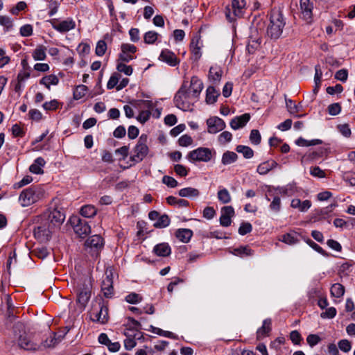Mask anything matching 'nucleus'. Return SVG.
<instances>
[{"mask_svg": "<svg viewBox=\"0 0 355 355\" xmlns=\"http://www.w3.org/2000/svg\"><path fill=\"white\" fill-rule=\"evenodd\" d=\"M64 219L65 215L64 213L57 209H55L49 213L48 218L45 220L48 221L55 230H56L62 224Z\"/></svg>", "mask_w": 355, "mask_h": 355, "instance_id": "12", "label": "nucleus"}, {"mask_svg": "<svg viewBox=\"0 0 355 355\" xmlns=\"http://www.w3.org/2000/svg\"><path fill=\"white\" fill-rule=\"evenodd\" d=\"M200 43V38L198 37H195L191 40L190 44V49L195 60H199L202 55Z\"/></svg>", "mask_w": 355, "mask_h": 355, "instance_id": "22", "label": "nucleus"}, {"mask_svg": "<svg viewBox=\"0 0 355 355\" xmlns=\"http://www.w3.org/2000/svg\"><path fill=\"white\" fill-rule=\"evenodd\" d=\"M170 218L166 214L161 215L158 217L157 221L154 223L156 228H164L169 225Z\"/></svg>", "mask_w": 355, "mask_h": 355, "instance_id": "39", "label": "nucleus"}, {"mask_svg": "<svg viewBox=\"0 0 355 355\" xmlns=\"http://www.w3.org/2000/svg\"><path fill=\"white\" fill-rule=\"evenodd\" d=\"M52 27L60 33L68 32L72 29H73L76 26L75 21L71 19H68L66 20H63L62 21H58L56 19H54L52 22Z\"/></svg>", "mask_w": 355, "mask_h": 355, "instance_id": "13", "label": "nucleus"}, {"mask_svg": "<svg viewBox=\"0 0 355 355\" xmlns=\"http://www.w3.org/2000/svg\"><path fill=\"white\" fill-rule=\"evenodd\" d=\"M338 347L344 352H348L352 349L351 343L347 339L340 340L338 342Z\"/></svg>", "mask_w": 355, "mask_h": 355, "instance_id": "61", "label": "nucleus"}, {"mask_svg": "<svg viewBox=\"0 0 355 355\" xmlns=\"http://www.w3.org/2000/svg\"><path fill=\"white\" fill-rule=\"evenodd\" d=\"M196 101L197 99L189 93L188 83L184 82L175 95V106L183 111H189L192 110V106Z\"/></svg>", "mask_w": 355, "mask_h": 355, "instance_id": "2", "label": "nucleus"}, {"mask_svg": "<svg viewBox=\"0 0 355 355\" xmlns=\"http://www.w3.org/2000/svg\"><path fill=\"white\" fill-rule=\"evenodd\" d=\"M153 252L159 257H168L171 252V248L167 243H162L153 248Z\"/></svg>", "mask_w": 355, "mask_h": 355, "instance_id": "23", "label": "nucleus"}, {"mask_svg": "<svg viewBox=\"0 0 355 355\" xmlns=\"http://www.w3.org/2000/svg\"><path fill=\"white\" fill-rule=\"evenodd\" d=\"M330 292L332 296L339 298L344 295L345 287L339 283H336L331 286Z\"/></svg>", "mask_w": 355, "mask_h": 355, "instance_id": "37", "label": "nucleus"}, {"mask_svg": "<svg viewBox=\"0 0 355 355\" xmlns=\"http://www.w3.org/2000/svg\"><path fill=\"white\" fill-rule=\"evenodd\" d=\"M92 284L87 277H81L77 282V300L83 306H85L91 296Z\"/></svg>", "mask_w": 355, "mask_h": 355, "instance_id": "3", "label": "nucleus"}, {"mask_svg": "<svg viewBox=\"0 0 355 355\" xmlns=\"http://www.w3.org/2000/svg\"><path fill=\"white\" fill-rule=\"evenodd\" d=\"M112 279L109 276L103 279L101 285V290L105 297H111L113 294Z\"/></svg>", "mask_w": 355, "mask_h": 355, "instance_id": "24", "label": "nucleus"}, {"mask_svg": "<svg viewBox=\"0 0 355 355\" xmlns=\"http://www.w3.org/2000/svg\"><path fill=\"white\" fill-rule=\"evenodd\" d=\"M232 139V135L231 132L228 131H224L222 133H220L218 137V141L222 144H225L227 142H230Z\"/></svg>", "mask_w": 355, "mask_h": 355, "instance_id": "56", "label": "nucleus"}, {"mask_svg": "<svg viewBox=\"0 0 355 355\" xmlns=\"http://www.w3.org/2000/svg\"><path fill=\"white\" fill-rule=\"evenodd\" d=\"M121 78V75L118 73H113L111 77L110 78L107 83V88L108 89H112L114 87H116V86L119 85V81Z\"/></svg>", "mask_w": 355, "mask_h": 355, "instance_id": "43", "label": "nucleus"}, {"mask_svg": "<svg viewBox=\"0 0 355 355\" xmlns=\"http://www.w3.org/2000/svg\"><path fill=\"white\" fill-rule=\"evenodd\" d=\"M236 150L239 153H242L245 159H250L254 156L253 150L247 146L239 145L236 146Z\"/></svg>", "mask_w": 355, "mask_h": 355, "instance_id": "38", "label": "nucleus"}, {"mask_svg": "<svg viewBox=\"0 0 355 355\" xmlns=\"http://www.w3.org/2000/svg\"><path fill=\"white\" fill-rule=\"evenodd\" d=\"M39 199V194L34 187H29L24 190L19 196V201L23 207L29 206Z\"/></svg>", "mask_w": 355, "mask_h": 355, "instance_id": "9", "label": "nucleus"}, {"mask_svg": "<svg viewBox=\"0 0 355 355\" xmlns=\"http://www.w3.org/2000/svg\"><path fill=\"white\" fill-rule=\"evenodd\" d=\"M310 173L311 175L318 178H322L325 177L324 171L322 170L319 166L311 167Z\"/></svg>", "mask_w": 355, "mask_h": 355, "instance_id": "62", "label": "nucleus"}, {"mask_svg": "<svg viewBox=\"0 0 355 355\" xmlns=\"http://www.w3.org/2000/svg\"><path fill=\"white\" fill-rule=\"evenodd\" d=\"M246 6L245 0H232L231 8L227 6L225 10V16L230 22L235 19V17H241L243 15Z\"/></svg>", "mask_w": 355, "mask_h": 355, "instance_id": "6", "label": "nucleus"}, {"mask_svg": "<svg viewBox=\"0 0 355 355\" xmlns=\"http://www.w3.org/2000/svg\"><path fill=\"white\" fill-rule=\"evenodd\" d=\"M175 236L180 241L188 243L193 236V232L189 229H178Z\"/></svg>", "mask_w": 355, "mask_h": 355, "instance_id": "30", "label": "nucleus"}, {"mask_svg": "<svg viewBox=\"0 0 355 355\" xmlns=\"http://www.w3.org/2000/svg\"><path fill=\"white\" fill-rule=\"evenodd\" d=\"M281 241L289 245L295 244L298 241L297 239L294 234L289 233L284 234Z\"/></svg>", "mask_w": 355, "mask_h": 355, "instance_id": "54", "label": "nucleus"}, {"mask_svg": "<svg viewBox=\"0 0 355 355\" xmlns=\"http://www.w3.org/2000/svg\"><path fill=\"white\" fill-rule=\"evenodd\" d=\"M125 300L128 303L135 304L142 300V297L136 293H131L125 297Z\"/></svg>", "mask_w": 355, "mask_h": 355, "instance_id": "51", "label": "nucleus"}, {"mask_svg": "<svg viewBox=\"0 0 355 355\" xmlns=\"http://www.w3.org/2000/svg\"><path fill=\"white\" fill-rule=\"evenodd\" d=\"M124 334L127 336L124 340V347L127 350H131L137 345L135 338H131L126 332Z\"/></svg>", "mask_w": 355, "mask_h": 355, "instance_id": "57", "label": "nucleus"}, {"mask_svg": "<svg viewBox=\"0 0 355 355\" xmlns=\"http://www.w3.org/2000/svg\"><path fill=\"white\" fill-rule=\"evenodd\" d=\"M159 34L153 31H148L145 33L144 40L146 44H153L157 40Z\"/></svg>", "mask_w": 355, "mask_h": 355, "instance_id": "41", "label": "nucleus"}, {"mask_svg": "<svg viewBox=\"0 0 355 355\" xmlns=\"http://www.w3.org/2000/svg\"><path fill=\"white\" fill-rule=\"evenodd\" d=\"M286 105L288 111L291 114H295L300 111V105H296L295 102L291 99H286Z\"/></svg>", "mask_w": 355, "mask_h": 355, "instance_id": "46", "label": "nucleus"}, {"mask_svg": "<svg viewBox=\"0 0 355 355\" xmlns=\"http://www.w3.org/2000/svg\"><path fill=\"white\" fill-rule=\"evenodd\" d=\"M252 250L247 246H241L234 250V254L236 256H250L252 255Z\"/></svg>", "mask_w": 355, "mask_h": 355, "instance_id": "42", "label": "nucleus"}, {"mask_svg": "<svg viewBox=\"0 0 355 355\" xmlns=\"http://www.w3.org/2000/svg\"><path fill=\"white\" fill-rule=\"evenodd\" d=\"M277 165H278V164L274 160L266 161V162H262L261 164H260L258 166L257 171L260 175H266L270 171L276 168L277 166Z\"/></svg>", "mask_w": 355, "mask_h": 355, "instance_id": "26", "label": "nucleus"}, {"mask_svg": "<svg viewBox=\"0 0 355 355\" xmlns=\"http://www.w3.org/2000/svg\"><path fill=\"white\" fill-rule=\"evenodd\" d=\"M121 51L133 55L137 50V48L131 44H123L121 46Z\"/></svg>", "mask_w": 355, "mask_h": 355, "instance_id": "64", "label": "nucleus"}, {"mask_svg": "<svg viewBox=\"0 0 355 355\" xmlns=\"http://www.w3.org/2000/svg\"><path fill=\"white\" fill-rule=\"evenodd\" d=\"M261 39L258 36H250L249 37L248 43L247 45V51L249 53L252 54L258 49L260 46Z\"/></svg>", "mask_w": 355, "mask_h": 355, "instance_id": "29", "label": "nucleus"}, {"mask_svg": "<svg viewBox=\"0 0 355 355\" xmlns=\"http://www.w3.org/2000/svg\"><path fill=\"white\" fill-rule=\"evenodd\" d=\"M189 89H192L191 95L198 100L202 89L203 83L197 76H193L191 79L190 84L188 85Z\"/></svg>", "mask_w": 355, "mask_h": 355, "instance_id": "18", "label": "nucleus"}, {"mask_svg": "<svg viewBox=\"0 0 355 355\" xmlns=\"http://www.w3.org/2000/svg\"><path fill=\"white\" fill-rule=\"evenodd\" d=\"M87 90V87L85 85H81L78 86L73 92V98L76 100L80 99L83 98Z\"/></svg>", "mask_w": 355, "mask_h": 355, "instance_id": "48", "label": "nucleus"}, {"mask_svg": "<svg viewBox=\"0 0 355 355\" xmlns=\"http://www.w3.org/2000/svg\"><path fill=\"white\" fill-rule=\"evenodd\" d=\"M271 320L270 318L265 319L263 322L262 327L257 331V337L258 340L266 336L271 331Z\"/></svg>", "mask_w": 355, "mask_h": 355, "instance_id": "28", "label": "nucleus"}, {"mask_svg": "<svg viewBox=\"0 0 355 355\" xmlns=\"http://www.w3.org/2000/svg\"><path fill=\"white\" fill-rule=\"evenodd\" d=\"M206 123L207 132L210 134H216L224 130L226 127L225 121L218 116L209 117L207 119Z\"/></svg>", "mask_w": 355, "mask_h": 355, "instance_id": "10", "label": "nucleus"}, {"mask_svg": "<svg viewBox=\"0 0 355 355\" xmlns=\"http://www.w3.org/2000/svg\"><path fill=\"white\" fill-rule=\"evenodd\" d=\"M116 69L119 72L124 73L127 76H130L133 71L131 66L126 65L123 62H118Z\"/></svg>", "mask_w": 355, "mask_h": 355, "instance_id": "52", "label": "nucleus"}, {"mask_svg": "<svg viewBox=\"0 0 355 355\" xmlns=\"http://www.w3.org/2000/svg\"><path fill=\"white\" fill-rule=\"evenodd\" d=\"M261 135L257 130H252L250 135V140L253 144H259L261 142Z\"/></svg>", "mask_w": 355, "mask_h": 355, "instance_id": "59", "label": "nucleus"}, {"mask_svg": "<svg viewBox=\"0 0 355 355\" xmlns=\"http://www.w3.org/2000/svg\"><path fill=\"white\" fill-rule=\"evenodd\" d=\"M103 238L98 234L92 236L85 243V248L90 249V251L96 255H97L99 250L103 248Z\"/></svg>", "mask_w": 355, "mask_h": 355, "instance_id": "11", "label": "nucleus"}, {"mask_svg": "<svg viewBox=\"0 0 355 355\" xmlns=\"http://www.w3.org/2000/svg\"><path fill=\"white\" fill-rule=\"evenodd\" d=\"M218 200L223 204L229 203L231 201V196L225 188L220 189L217 193Z\"/></svg>", "mask_w": 355, "mask_h": 355, "instance_id": "40", "label": "nucleus"}, {"mask_svg": "<svg viewBox=\"0 0 355 355\" xmlns=\"http://www.w3.org/2000/svg\"><path fill=\"white\" fill-rule=\"evenodd\" d=\"M58 105H59L58 101L57 100L54 99V100H51V101H49V102H45L42 105V107L44 108V110H45L46 111L55 110L56 109H58Z\"/></svg>", "mask_w": 355, "mask_h": 355, "instance_id": "60", "label": "nucleus"}, {"mask_svg": "<svg viewBox=\"0 0 355 355\" xmlns=\"http://www.w3.org/2000/svg\"><path fill=\"white\" fill-rule=\"evenodd\" d=\"M193 142L192 138L187 135H184L182 137H180L178 139L179 145L181 146L187 147L189 145H191Z\"/></svg>", "mask_w": 355, "mask_h": 355, "instance_id": "63", "label": "nucleus"}, {"mask_svg": "<svg viewBox=\"0 0 355 355\" xmlns=\"http://www.w3.org/2000/svg\"><path fill=\"white\" fill-rule=\"evenodd\" d=\"M108 308L103 302L99 304V311L95 314L92 320L101 324H105L108 322Z\"/></svg>", "mask_w": 355, "mask_h": 355, "instance_id": "17", "label": "nucleus"}, {"mask_svg": "<svg viewBox=\"0 0 355 355\" xmlns=\"http://www.w3.org/2000/svg\"><path fill=\"white\" fill-rule=\"evenodd\" d=\"M219 95L220 92L214 86H209L206 90V103L209 105L215 103Z\"/></svg>", "mask_w": 355, "mask_h": 355, "instance_id": "27", "label": "nucleus"}, {"mask_svg": "<svg viewBox=\"0 0 355 355\" xmlns=\"http://www.w3.org/2000/svg\"><path fill=\"white\" fill-rule=\"evenodd\" d=\"M322 143V141L318 139H315L312 140H306L302 137H299L296 141L295 144L296 145L299 146H315L319 145Z\"/></svg>", "mask_w": 355, "mask_h": 355, "instance_id": "34", "label": "nucleus"}, {"mask_svg": "<svg viewBox=\"0 0 355 355\" xmlns=\"http://www.w3.org/2000/svg\"><path fill=\"white\" fill-rule=\"evenodd\" d=\"M212 158V152L211 149L205 147H199L191 150L187 155V159L192 162H208Z\"/></svg>", "mask_w": 355, "mask_h": 355, "instance_id": "8", "label": "nucleus"}, {"mask_svg": "<svg viewBox=\"0 0 355 355\" xmlns=\"http://www.w3.org/2000/svg\"><path fill=\"white\" fill-rule=\"evenodd\" d=\"M162 182L170 188H175L178 183L175 179L168 175H164L162 178Z\"/></svg>", "mask_w": 355, "mask_h": 355, "instance_id": "58", "label": "nucleus"}, {"mask_svg": "<svg viewBox=\"0 0 355 355\" xmlns=\"http://www.w3.org/2000/svg\"><path fill=\"white\" fill-rule=\"evenodd\" d=\"M46 47L44 45H37L33 51L32 56L35 60H44L46 58Z\"/></svg>", "mask_w": 355, "mask_h": 355, "instance_id": "31", "label": "nucleus"}, {"mask_svg": "<svg viewBox=\"0 0 355 355\" xmlns=\"http://www.w3.org/2000/svg\"><path fill=\"white\" fill-rule=\"evenodd\" d=\"M250 119V114L248 113L235 116L233 118L230 123V127L234 130H238L243 128Z\"/></svg>", "mask_w": 355, "mask_h": 355, "instance_id": "19", "label": "nucleus"}, {"mask_svg": "<svg viewBox=\"0 0 355 355\" xmlns=\"http://www.w3.org/2000/svg\"><path fill=\"white\" fill-rule=\"evenodd\" d=\"M281 198L279 196H274L270 205V209L274 212H279L281 209Z\"/></svg>", "mask_w": 355, "mask_h": 355, "instance_id": "47", "label": "nucleus"}, {"mask_svg": "<svg viewBox=\"0 0 355 355\" xmlns=\"http://www.w3.org/2000/svg\"><path fill=\"white\" fill-rule=\"evenodd\" d=\"M55 230L45 219L34 227V236L40 242L49 241Z\"/></svg>", "mask_w": 355, "mask_h": 355, "instance_id": "4", "label": "nucleus"}, {"mask_svg": "<svg viewBox=\"0 0 355 355\" xmlns=\"http://www.w3.org/2000/svg\"><path fill=\"white\" fill-rule=\"evenodd\" d=\"M238 159V155L232 151H226L223 154L221 162L224 165H229L234 163Z\"/></svg>", "mask_w": 355, "mask_h": 355, "instance_id": "33", "label": "nucleus"}, {"mask_svg": "<svg viewBox=\"0 0 355 355\" xmlns=\"http://www.w3.org/2000/svg\"><path fill=\"white\" fill-rule=\"evenodd\" d=\"M58 83L59 79L57 76L54 74L46 76L43 77L40 81V84L45 85V87L49 89H50L51 85H57Z\"/></svg>", "mask_w": 355, "mask_h": 355, "instance_id": "32", "label": "nucleus"}, {"mask_svg": "<svg viewBox=\"0 0 355 355\" xmlns=\"http://www.w3.org/2000/svg\"><path fill=\"white\" fill-rule=\"evenodd\" d=\"M252 230V225L248 222H243L239 228V234L240 235H245Z\"/></svg>", "mask_w": 355, "mask_h": 355, "instance_id": "53", "label": "nucleus"}, {"mask_svg": "<svg viewBox=\"0 0 355 355\" xmlns=\"http://www.w3.org/2000/svg\"><path fill=\"white\" fill-rule=\"evenodd\" d=\"M234 216V209L232 206H225L221 209L220 224L223 227H228L231 225L232 217Z\"/></svg>", "mask_w": 355, "mask_h": 355, "instance_id": "15", "label": "nucleus"}, {"mask_svg": "<svg viewBox=\"0 0 355 355\" xmlns=\"http://www.w3.org/2000/svg\"><path fill=\"white\" fill-rule=\"evenodd\" d=\"M18 345L21 348L26 350H35L37 348V345L26 333L20 335L18 339Z\"/></svg>", "mask_w": 355, "mask_h": 355, "instance_id": "20", "label": "nucleus"}, {"mask_svg": "<svg viewBox=\"0 0 355 355\" xmlns=\"http://www.w3.org/2000/svg\"><path fill=\"white\" fill-rule=\"evenodd\" d=\"M96 207L91 205H87L82 207L80 214L85 218H92L96 214Z\"/></svg>", "mask_w": 355, "mask_h": 355, "instance_id": "35", "label": "nucleus"}, {"mask_svg": "<svg viewBox=\"0 0 355 355\" xmlns=\"http://www.w3.org/2000/svg\"><path fill=\"white\" fill-rule=\"evenodd\" d=\"M107 50V44L104 40H99L96 46L95 53L98 56H103Z\"/></svg>", "mask_w": 355, "mask_h": 355, "instance_id": "49", "label": "nucleus"}, {"mask_svg": "<svg viewBox=\"0 0 355 355\" xmlns=\"http://www.w3.org/2000/svg\"><path fill=\"white\" fill-rule=\"evenodd\" d=\"M74 232L80 237L85 238L91 232V227L87 221L77 216H73L69 219Z\"/></svg>", "mask_w": 355, "mask_h": 355, "instance_id": "7", "label": "nucleus"}, {"mask_svg": "<svg viewBox=\"0 0 355 355\" xmlns=\"http://www.w3.org/2000/svg\"><path fill=\"white\" fill-rule=\"evenodd\" d=\"M291 207L300 211L306 212L311 207V202L309 200L301 201L298 198H294L291 200Z\"/></svg>", "mask_w": 355, "mask_h": 355, "instance_id": "21", "label": "nucleus"}, {"mask_svg": "<svg viewBox=\"0 0 355 355\" xmlns=\"http://www.w3.org/2000/svg\"><path fill=\"white\" fill-rule=\"evenodd\" d=\"M300 6L302 18L307 22H310L313 16V3L310 0H300Z\"/></svg>", "mask_w": 355, "mask_h": 355, "instance_id": "14", "label": "nucleus"}, {"mask_svg": "<svg viewBox=\"0 0 355 355\" xmlns=\"http://www.w3.org/2000/svg\"><path fill=\"white\" fill-rule=\"evenodd\" d=\"M148 137L146 135L142 134L134 148V153L131 157L132 161L135 162H141L148 155L149 149L147 146Z\"/></svg>", "mask_w": 355, "mask_h": 355, "instance_id": "5", "label": "nucleus"}, {"mask_svg": "<svg viewBox=\"0 0 355 355\" xmlns=\"http://www.w3.org/2000/svg\"><path fill=\"white\" fill-rule=\"evenodd\" d=\"M159 59L172 67L178 65L180 62L175 54L166 49L162 51Z\"/></svg>", "mask_w": 355, "mask_h": 355, "instance_id": "16", "label": "nucleus"}, {"mask_svg": "<svg viewBox=\"0 0 355 355\" xmlns=\"http://www.w3.org/2000/svg\"><path fill=\"white\" fill-rule=\"evenodd\" d=\"M53 337H51L49 340L47 339L46 340V343L48 347H54L64 336V334L58 335L56 333H53Z\"/></svg>", "mask_w": 355, "mask_h": 355, "instance_id": "50", "label": "nucleus"}, {"mask_svg": "<svg viewBox=\"0 0 355 355\" xmlns=\"http://www.w3.org/2000/svg\"><path fill=\"white\" fill-rule=\"evenodd\" d=\"M321 340L322 338L317 334H309L306 338V342L311 347L318 345Z\"/></svg>", "mask_w": 355, "mask_h": 355, "instance_id": "55", "label": "nucleus"}, {"mask_svg": "<svg viewBox=\"0 0 355 355\" xmlns=\"http://www.w3.org/2000/svg\"><path fill=\"white\" fill-rule=\"evenodd\" d=\"M179 196L181 197H197L200 192L197 189L192 187H186L178 191Z\"/></svg>", "mask_w": 355, "mask_h": 355, "instance_id": "36", "label": "nucleus"}, {"mask_svg": "<svg viewBox=\"0 0 355 355\" xmlns=\"http://www.w3.org/2000/svg\"><path fill=\"white\" fill-rule=\"evenodd\" d=\"M128 321V322L126 324L127 329L139 331L141 329V323L133 318L129 317Z\"/></svg>", "mask_w": 355, "mask_h": 355, "instance_id": "44", "label": "nucleus"}, {"mask_svg": "<svg viewBox=\"0 0 355 355\" xmlns=\"http://www.w3.org/2000/svg\"><path fill=\"white\" fill-rule=\"evenodd\" d=\"M223 74V71L220 67L218 66L211 67L209 71V79L214 84H218L220 81Z\"/></svg>", "mask_w": 355, "mask_h": 355, "instance_id": "25", "label": "nucleus"}, {"mask_svg": "<svg viewBox=\"0 0 355 355\" xmlns=\"http://www.w3.org/2000/svg\"><path fill=\"white\" fill-rule=\"evenodd\" d=\"M286 25V19L282 12L278 9H273L270 14V23L267 27L268 37L272 40L280 37Z\"/></svg>", "mask_w": 355, "mask_h": 355, "instance_id": "1", "label": "nucleus"}, {"mask_svg": "<svg viewBox=\"0 0 355 355\" xmlns=\"http://www.w3.org/2000/svg\"><path fill=\"white\" fill-rule=\"evenodd\" d=\"M342 107L339 103H334L330 104L327 107L328 113L331 116H336L341 112Z\"/></svg>", "mask_w": 355, "mask_h": 355, "instance_id": "45", "label": "nucleus"}]
</instances>
